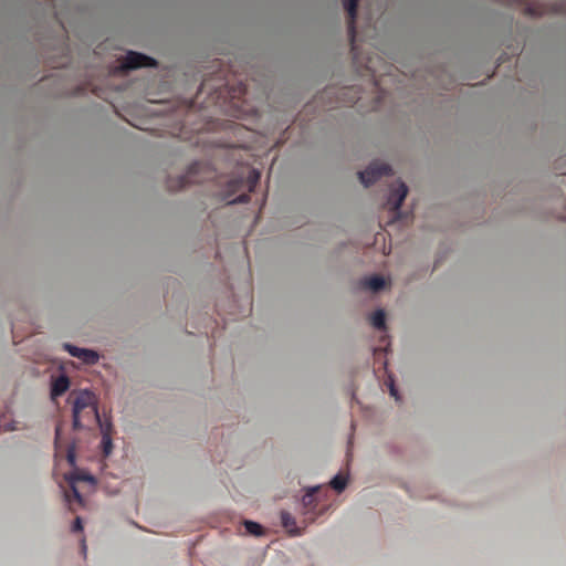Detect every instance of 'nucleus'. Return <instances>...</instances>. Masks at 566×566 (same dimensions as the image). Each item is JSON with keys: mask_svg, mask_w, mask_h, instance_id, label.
<instances>
[{"mask_svg": "<svg viewBox=\"0 0 566 566\" xmlns=\"http://www.w3.org/2000/svg\"><path fill=\"white\" fill-rule=\"evenodd\" d=\"M70 479H74L75 481H93V478L88 474H76L72 475Z\"/></svg>", "mask_w": 566, "mask_h": 566, "instance_id": "5701e85b", "label": "nucleus"}, {"mask_svg": "<svg viewBox=\"0 0 566 566\" xmlns=\"http://www.w3.org/2000/svg\"><path fill=\"white\" fill-rule=\"evenodd\" d=\"M349 93H354V95L352 96L349 102L350 103H355L358 99V97L356 96V92H354L352 88H342L338 92V94L342 95V96H345V95H347Z\"/></svg>", "mask_w": 566, "mask_h": 566, "instance_id": "412c9836", "label": "nucleus"}, {"mask_svg": "<svg viewBox=\"0 0 566 566\" xmlns=\"http://www.w3.org/2000/svg\"><path fill=\"white\" fill-rule=\"evenodd\" d=\"M18 428L13 424H10L8 428H6V431H12V430H17Z\"/></svg>", "mask_w": 566, "mask_h": 566, "instance_id": "cd10ccee", "label": "nucleus"}, {"mask_svg": "<svg viewBox=\"0 0 566 566\" xmlns=\"http://www.w3.org/2000/svg\"><path fill=\"white\" fill-rule=\"evenodd\" d=\"M388 387H389L390 396H392V397L396 399V401H399V400H400V397H399V395H398V390H397V388L395 387L394 380H392L391 378H389Z\"/></svg>", "mask_w": 566, "mask_h": 566, "instance_id": "aec40b11", "label": "nucleus"}, {"mask_svg": "<svg viewBox=\"0 0 566 566\" xmlns=\"http://www.w3.org/2000/svg\"><path fill=\"white\" fill-rule=\"evenodd\" d=\"M82 530H83L82 520L80 517H76L74 523H73L72 531L73 532H81Z\"/></svg>", "mask_w": 566, "mask_h": 566, "instance_id": "b1692460", "label": "nucleus"}, {"mask_svg": "<svg viewBox=\"0 0 566 566\" xmlns=\"http://www.w3.org/2000/svg\"><path fill=\"white\" fill-rule=\"evenodd\" d=\"M345 6V10L347 13V24H348V36L350 42V51L354 55L355 60H358V45H357V30H356V18L358 11L359 2H343Z\"/></svg>", "mask_w": 566, "mask_h": 566, "instance_id": "20e7f679", "label": "nucleus"}, {"mask_svg": "<svg viewBox=\"0 0 566 566\" xmlns=\"http://www.w3.org/2000/svg\"><path fill=\"white\" fill-rule=\"evenodd\" d=\"M64 348L69 352V354L71 356L81 359V357H82L81 350H83L84 348H80V347H76V346H73V345H70V344H65Z\"/></svg>", "mask_w": 566, "mask_h": 566, "instance_id": "f3484780", "label": "nucleus"}, {"mask_svg": "<svg viewBox=\"0 0 566 566\" xmlns=\"http://www.w3.org/2000/svg\"><path fill=\"white\" fill-rule=\"evenodd\" d=\"M69 482H70L71 491H70V493L65 494L66 501L71 502L73 499L76 502H78L80 504H82L83 497H82L81 493L78 492L77 488L75 486L74 479H70Z\"/></svg>", "mask_w": 566, "mask_h": 566, "instance_id": "f8f14e48", "label": "nucleus"}, {"mask_svg": "<svg viewBox=\"0 0 566 566\" xmlns=\"http://www.w3.org/2000/svg\"><path fill=\"white\" fill-rule=\"evenodd\" d=\"M392 174V169L387 164L373 163L365 170L359 171L358 176L360 182L368 187L376 182L382 176H389Z\"/></svg>", "mask_w": 566, "mask_h": 566, "instance_id": "39448f33", "label": "nucleus"}, {"mask_svg": "<svg viewBox=\"0 0 566 566\" xmlns=\"http://www.w3.org/2000/svg\"><path fill=\"white\" fill-rule=\"evenodd\" d=\"M281 522H282V525L291 534H294V535H298L300 534V532L294 528L295 527V520H294V517L289 512L283 511L281 513Z\"/></svg>", "mask_w": 566, "mask_h": 566, "instance_id": "9b49d317", "label": "nucleus"}, {"mask_svg": "<svg viewBox=\"0 0 566 566\" xmlns=\"http://www.w3.org/2000/svg\"><path fill=\"white\" fill-rule=\"evenodd\" d=\"M81 360L87 365H94L98 360V354L91 349L81 350Z\"/></svg>", "mask_w": 566, "mask_h": 566, "instance_id": "ddd939ff", "label": "nucleus"}, {"mask_svg": "<svg viewBox=\"0 0 566 566\" xmlns=\"http://www.w3.org/2000/svg\"><path fill=\"white\" fill-rule=\"evenodd\" d=\"M363 286L373 292H378L385 287V280L379 275H373L363 281Z\"/></svg>", "mask_w": 566, "mask_h": 566, "instance_id": "1a4fd4ad", "label": "nucleus"}, {"mask_svg": "<svg viewBox=\"0 0 566 566\" xmlns=\"http://www.w3.org/2000/svg\"><path fill=\"white\" fill-rule=\"evenodd\" d=\"M64 348L69 352V354L71 356L81 359V357H82L81 350H83L84 348H80V347H76V346H73V345H70V344H65Z\"/></svg>", "mask_w": 566, "mask_h": 566, "instance_id": "a211bd4d", "label": "nucleus"}, {"mask_svg": "<svg viewBox=\"0 0 566 566\" xmlns=\"http://www.w3.org/2000/svg\"><path fill=\"white\" fill-rule=\"evenodd\" d=\"M200 169V164H192L188 171L185 175H181L177 178H170L168 180V189L171 191H178L186 188L190 184L200 182L201 180L196 177L197 172Z\"/></svg>", "mask_w": 566, "mask_h": 566, "instance_id": "423d86ee", "label": "nucleus"}, {"mask_svg": "<svg viewBox=\"0 0 566 566\" xmlns=\"http://www.w3.org/2000/svg\"><path fill=\"white\" fill-rule=\"evenodd\" d=\"M59 438H60V428H56V431H55V446L57 447V443H59Z\"/></svg>", "mask_w": 566, "mask_h": 566, "instance_id": "bb28decb", "label": "nucleus"}, {"mask_svg": "<svg viewBox=\"0 0 566 566\" xmlns=\"http://www.w3.org/2000/svg\"><path fill=\"white\" fill-rule=\"evenodd\" d=\"M245 530L249 534L260 536L263 534V527L253 521H245L244 522Z\"/></svg>", "mask_w": 566, "mask_h": 566, "instance_id": "2eb2a0df", "label": "nucleus"}, {"mask_svg": "<svg viewBox=\"0 0 566 566\" xmlns=\"http://www.w3.org/2000/svg\"><path fill=\"white\" fill-rule=\"evenodd\" d=\"M366 69L373 71V67L370 66V61H368V63L366 64Z\"/></svg>", "mask_w": 566, "mask_h": 566, "instance_id": "c756f323", "label": "nucleus"}, {"mask_svg": "<svg viewBox=\"0 0 566 566\" xmlns=\"http://www.w3.org/2000/svg\"><path fill=\"white\" fill-rule=\"evenodd\" d=\"M70 387V380L67 376L61 375L52 381L51 386V397L55 399L56 397L62 396Z\"/></svg>", "mask_w": 566, "mask_h": 566, "instance_id": "6e6552de", "label": "nucleus"}, {"mask_svg": "<svg viewBox=\"0 0 566 566\" xmlns=\"http://www.w3.org/2000/svg\"><path fill=\"white\" fill-rule=\"evenodd\" d=\"M316 491V489H313L311 492L306 493L304 496H303V504L305 506H311L314 502V492Z\"/></svg>", "mask_w": 566, "mask_h": 566, "instance_id": "6ab92c4d", "label": "nucleus"}, {"mask_svg": "<svg viewBox=\"0 0 566 566\" xmlns=\"http://www.w3.org/2000/svg\"><path fill=\"white\" fill-rule=\"evenodd\" d=\"M366 27L367 28H375L374 23H373V20L371 18H368L367 21H366Z\"/></svg>", "mask_w": 566, "mask_h": 566, "instance_id": "a878e982", "label": "nucleus"}, {"mask_svg": "<svg viewBox=\"0 0 566 566\" xmlns=\"http://www.w3.org/2000/svg\"><path fill=\"white\" fill-rule=\"evenodd\" d=\"M347 485V478L342 475V474H337L333 478V480L331 481V486L337 491L338 493L342 492Z\"/></svg>", "mask_w": 566, "mask_h": 566, "instance_id": "4468645a", "label": "nucleus"}, {"mask_svg": "<svg viewBox=\"0 0 566 566\" xmlns=\"http://www.w3.org/2000/svg\"><path fill=\"white\" fill-rule=\"evenodd\" d=\"M102 447H103L104 454L106 457L109 455L112 452V449H113V442H112L111 436L106 431L103 432Z\"/></svg>", "mask_w": 566, "mask_h": 566, "instance_id": "dca6fc26", "label": "nucleus"}, {"mask_svg": "<svg viewBox=\"0 0 566 566\" xmlns=\"http://www.w3.org/2000/svg\"><path fill=\"white\" fill-rule=\"evenodd\" d=\"M332 93L331 90H325L322 95L319 96V99H323L325 96H328Z\"/></svg>", "mask_w": 566, "mask_h": 566, "instance_id": "393cba45", "label": "nucleus"}, {"mask_svg": "<svg viewBox=\"0 0 566 566\" xmlns=\"http://www.w3.org/2000/svg\"><path fill=\"white\" fill-rule=\"evenodd\" d=\"M73 428L80 430L83 426L81 418L88 416L99 420L98 411L96 407L95 395L88 390H82L73 398Z\"/></svg>", "mask_w": 566, "mask_h": 566, "instance_id": "f257e3e1", "label": "nucleus"}, {"mask_svg": "<svg viewBox=\"0 0 566 566\" xmlns=\"http://www.w3.org/2000/svg\"><path fill=\"white\" fill-rule=\"evenodd\" d=\"M408 193V188L405 182L399 181L397 188L392 189L389 193L387 206L395 216L399 214V209Z\"/></svg>", "mask_w": 566, "mask_h": 566, "instance_id": "0eeeda50", "label": "nucleus"}, {"mask_svg": "<svg viewBox=\"0 0 566 566\" xmlns=\"http://www.w3.org/2000/svg\"><path fill=\"white\" fill-rule=\"evenodd\" d=\"M370 323L375 328H377L379 331L385 329V327H386L385 312L382 310L375 311L370 316Z\"/></svg>", "mask_w": 566, "mask_h": 566, "instance_id": "9d476101", "label": "nucleus"}, {"mask_svg": "<svg viewBox=\"0 0 566 566\" xmlns=\"http://www.w3.org/2000/svg\"><path fill=\"white\" fill-rule=\"evenodd\" d=\"M67 462L71 464V465H74L75 464V449L74 447H70L67 449Z\"/></svg>", "mask_w": 566, "mask_h": 566, "instance_id": "4be33fe9", "label": "nucleus"}, {"mask_svg": "<svg viewBox=\"0 0 566 566\" xmlns=\"http://www.w3.org/2000/svg\"><path fill=\"white\" fill-rule=\"evenodd\" d=\"M82 551L84 554L86 553V544L84 539L82 541Z\"/></svg>", "mask_w": 566, "mask_h": 566, "instance_id": "c85d7f7f", "label": "nucleus"}, {"mask_svg": "<svg viewBox=\"0 0 566 566\" xmlns=\"http://www.w3.org/2000/svg\"><path fill=\"white\" fill-rule=\"evenodd\" d=\"M157 66V61L148 55L143 53H138L135 51H129L124 60L122 61L118 70L120 72H126L129 70H136L139 67H155Z\"/></svg>", "mask_w": 566, "mask_h": 566, "instance_id": "7ed1b4c3", "label": "nucleus"}, {"mask_svg": "<svg viewBox=\"0 0 566 566\" xmlns=\"http://www.w3.org/2000/svg\"><path fill=\"white\" fill-rule=\"evenodd\" d=\"M260 172L255 169H250L248 171V176L245 178L243 177H237L232 178L228 181V193L226 196V199L229 200V203H245L250 200L249 193H242L234 199L230 200V197L234 195L235 192L240 191L241 189H247L248 192H252L254 188L256 187L259 180H260Z\"/></svg>", "mask_w": 566, "mask_h": 566, "instance_id": "f03ea898", "label": "nucleus"}]
</instances>
